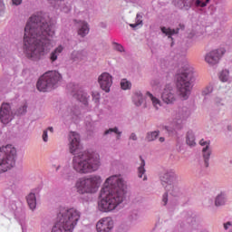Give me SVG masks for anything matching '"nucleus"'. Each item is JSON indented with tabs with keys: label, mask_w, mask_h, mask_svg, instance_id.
<instances>
[{
	"label": "nucleus",
	"mask_w": 232,
	"mask_h": 232,
	"mask_svg": "<svg viewBox=\"0 0 232 232\" xmlns=\"http://www.w3.org/2000/svg\"><path fill=\"white\" fill-rule=\"evenodd\" d=\"M112 44H113L114 50H117V52H124V47L121 44L117 43H113Z\"/></svg>",
	"instance_id": "nucleus-35"
},
{
	"label": "nucleus",
	"mask_w": 232,
	"mask_h": 232,
	"mask_svg": "<svg viewBox=\"0 0 232 232\" xmlns=\"http://www.w3.org/2000/svg\"><path fill=\"white\" fill-rule=\"evenodd\" d=\"M130 139L131 140H137V135L135 133H131L130 136Z\"/></svg>",
	"instance_id": "nucleus-44"
},
{
	"label": "nucleus",
	"mask_w": 232,
	"mask_h": 232,
	"mask_svg": "<svg viewBox=\"0 0 232 232\" xmlns=\"http://www.w3.org/2000/svg\"><path fill=\"white\" fill-rule=\"evenodd\" d=\"M160 180L166 191L169 193V195L177 197V194L179 193V188L175 187V182L177 180V175L175 174V172H165L163 175L160 176Z\"/></svg>",
	"instance_id": "nucleus-9"
},
{
	"label": "nucleus",
	"mask_w": 232,
	"mask_h": 232,
	"mask_svg": "<svg viewBox=\"0 0 232 232\" xmlns=\"http://www.w3.org/2000/svg\"><path fill=\"white\" fill-rule=\"evenodd\" d=\"M222 100L220 98H216L214 100V104L215 106H217V108H220V106H224V102H222Z\"/></svg>",
	"instance_id": "nucleus-36"
},
{
	"label": "nucleus",
	"mask_w": 232,
	"mask_h": 232,
	"mask_svg": "<svg viewBox=\"0 0 232 232\" xmlns=\"http://www.w3.org/2000/svg\"><path fill=\"white\" fill-rule=\"evenodd\" d=\"M13 119L12 107L8 103H3L0 108V121L2 124H9Z\"/></svg>",
	"instance_id": "nucleus-11"
},
{
	"label": "nucleus",
	"mask_w": 232,
	"mask_h": 232,
	"mask_svg": "<svg viewBox=\"0 0 232 232\" xmlns=\"http://www.w3.org/2000/svg\"><path fill=\"white\" fill-rule=\"evenodd\" d=\"M216 206H224L226 204V198H224V195H219L216 198Z\"/></svg>",
	"instance_id": "nucleus-31"
},
{
	"label": "nucleus",
	"mask_w": 232,
	"mask_h": 232,
	"mask_svg": "<svg viewBox=\"0 0 232 232\" xmlns=\"http://www.w3.org/2000/svg\"><path fill=\"white\" fill-rule=\"evenodd\" d=\"M195 73V69L186 64L181 70L180 72L177 75V90L178 95L182 101H188L189 95H191V81H193Z\"/></svg>",
	"instance_id": "nucleus-5"
},
{
	"label": "nucleus",
	"mask_w": 232,
	"mask_h": 232,
	"mask_svg": "<svg viewBox=\"0 0 232 232\" xmlns=\"http://www.w3.org/2000/svg\"><path fill=\"white\" fill-rule=\"evenodd\" d=\"M219 79L222 82H227L229 79V72L228 71H223L219 74Z\"/></svg>",
	"instance_id": "nucleus-27"
},
{
	"label": "nucleus",
	"mask_w": 232,
	"mask_h": 232,
	"mask_svg": "<svg viewBox=\"0 0 232 232\" xmlns=\"http://www.w3.org/2000/svg\"><path fill=\"white\" fill-rule=\"evenodd\" d=\"M109 133H116V135H118L117 139H121V135L122 132L119 131V129L115 127L105 130L104 135H109Z\"/></svg>",
	"instance_id": "nucleus-28"
},
{
	"label": "nucleus",
	"mask_w": 232,
	"mask_h": 232,
	"mask_svg": "<svg viewBox=\"0 0 232 232\" xmlns=\"http://www.w3.org/2000/svg\"><path fill=\"white\" fill-rule=\"evenodd\" d=\"M63 77L56 71H49L41 76L37 82L36 88L39 92H48L52 90Z\"/></svg>",
	"instance_id": "nucleus-8"
},
{
	"label": "nucleus",
	"mask_w": 232,
	"mask_h": 232,
	"mask_svg": "<svg viewBox=\"0 0 232 232\" xmlns=\"http://www.w3.org/2000/svg\"><path fill=\"white\" fill-rule=\"evenodd\" d=\"M165 139L163 137L160 138V142H164Z\"/></svg>",
	"instance_id": "nucleus-46"
},
{
	"label": "nucleus",
	"mask_w": 232,
	"mask_h": 232,
	"mask_svg": "<svg viewBox=\"0 0 232 232\" xmlns=\"http://www.w3.org/2000/svg\"><path fill=\"white\" fill-rule=\"evenodd\" d=\"M179 28H181V30H184V24H179Z\"/></svg>",
	"instance_id": "nucleus-47"
},
{
	"label": "nucleus",
	"mask_w": 232,
	"mask_h": 232,
	"mask_svg": "<svg viewBox=\"0 0 232 232\" xmlns=\"http://www.w3.org/2000/svg\"><path fill=\"white\" fill-rule=\"evenodd\" d=\"M64 50V47L63 45H59L56 47L51 53H50V61L51 63H55V61L58 59L59 55L63 53V51Z\"/></svg>",
	"instance_id": "nucleus-19"
},
{
	"label": "nucleus",
	"mask_w": 232,
	"mask_h": 232,
	"mask_svg": "<svg viewBox=\"0 0 232 232\" xmlns=\"http://www.w3.org/2000/svg\"><path fill=\"white\" fill-rule=\"evenodd\" d=\"M200 146H205V148L202 149L203 151V158L205 160V166L208 168L209 166V157H211V150H209V141H205L204 140H201L199 141Z\"/></svg>",
	"instance_id": "nucleus-17"
},
{
	"label": "nucleus",
	"mask_w": 232,
	"mask_h": 232,
	"mask_svg": "<svg viewBox=\"0 0 232 232\" xmlns=\"http://www.w3.org/2000/svg\"><path fill=\"white\" fill-rule=\"evenodd\" d=\"M193 1L195 0H173V3L177 8H180V10L185 8V10H188V8H191Z\"/></svg>",
	"instance_id": "nucleus-18"
},
{
	"label": "nucleus",
	"mask_w": 232,
	"mask_h": 232,
	"mask_svg": "<svg viewBox=\"0 0 232 232\" xmlns=\"http://www.w3.org/2000/svg\"><path fill=\"white\" fill-rule=\"evenodd\" d=\"M187 144L188 146H195V135L193 134V131H188L187 133Z\"/></svg>",
	"instance_id": "nucleus-26"
},
{
	"label": "nucleus",
	"mask_w": 232,
	"mask_h": 232,
	"mask_svg": "<svg viewBox=\"0 0 232 232\" xmlns=\"http://www.w3.org/2000/svg\"><path fill=\"white\" fill-rule=\"evenodd\" d=\"M98 82L103 92L110 93V88H111V84H113V78L110 73L102 72L98 78Z\"/></svg>",
	"instance_id": "nucleus-12"
},
{
	"label": "nucleus",
	"mask_w": 232,
	"mask_h": 232,
	"mask_svg": "<svg viewBox=\"0 0 232 232\" xmlns=\"http://www.w3.org/2000/svg\"><path fill=\"white\" fill-rule=\"evenodd\" d=\"M76 28L80 37H86L90 34V25L85 21H79Z\"/></svg>",
	"instance_id": "nucleus-16"
},
{
	"label": "nucleus",
	"mask_w": 232,
	"mask_h": 232,
	"mask_svg": "<svg viewBox=\"0 0 232 232\" xmlns=\"http://www.w3.org/2000/svg\"><path fill=\"white\" fill-rule=\"evenodd\" d=\"M157 137H159V131L155 130V131L148 133L146 140L149 142H151V140H155V139H157Z\"/></svg>",
	"instance_id": "nucleus-29"
},
{
	"label": "nucleus",
	"mask_w": 232,
	"mask_h": 232,
	"mask_svg": "<svg viewBox=\"0 0 232 232\" xmlns=\"http://www.w3.org/2000/svg\"><path fill=\"white\" fill-rule=\"evenodd\" d=\"M213 92V85L209 84L202 91V95H209Z\"/></svg>",
	"instance_id": "nucleus-32"
},
{
	"label": "nucleus",
	"mask_w": 232,
	"mask_h": 232,
	"mask_svg": "<svg viewBox=\"0 0 232 232\" xmlns=\"http://www.w3.org/2000/svg\"><path fill=\"white\" fill-rule=\"evenodd\" d=\"M211 0H206V2H202L200 0H196L195 5L196 6H200V8H204L208 5V3H209Z\"/></svg>",
	"instance_id": "nucleus-34"
},
{
	"label": "nucleus",
	"mask_w": 232,
	"mask_h": 232,
	"mask_svg": "<svg viewBox=\"0 0 232 232\" xmlns=\"http://www.w3.org/2000/svg\"><path fill=\"white\" fill-rule=\"evenodd\" d=\"M12 3L15 6H19V5H21V3H23V0H12Z\"/></svg>",
	"instance_id": "nucleus-41"
},
{
	"label": "nucleus",
	"mask_w": 232,
	"mask_h": 232,
	"mask_svg": "<svg viewBox=\"0 0 232 232\" xmlns=\"http://www.w3.org/2000/svg\"><path fill=\"white\" fill-rule=\"evenodd\" d=\"M48 130L51 131V133H53V127H49Z\"/></svg>",
	"instance_id": "nucleus-45"
},
{
	"label": "nucleus",
	"mask_w": 232,
	"mask_h": 232,
	"mask_svg": "<svg viewBox=\"0 0 232 232\" xmlns=\"http://www.w3.org/2000/svg\"><path fill=\"white\" fill-rule=\"evenodd\" d=\"M42 138L44 142H48V130H44Z\"/></svg>",
	"instance_id": "nucleus-38"
},
{
	"label": "nucleus",
	"mask_w": 232,
	"mask_h": 232,
	"mask_svg": "<svg viewBox=\"0 0 232 232\" xmlns=\"http://www.w3.org/2000/svg\"><path fill=\"white\" fill-rule=\"evenodd\" d=\"M121 90H130L131 88V82H130L126 79H123L121 82Z\"/></svg>",
	"instance_id": "nucleus-30"
},
{
	"label": "nucleus",
	"mask_w": 232,
	"mask_h": 232,
	"mask_svg": "<svg viewBox=\"0 0 232 232\" xmlns=\"http://www.w3.org/2000/svg\"><path fill=\"white\" fill-rule=\"evenodd\" d=\"M92 98L94 99L95 102H98L99 99H101V94H99V92H93Z\"/></svg>",
	"instance_id": "nucleus-39"
},
{
	"label": "nucleus",
	"mask_w": 232,
	"mask_h": 232,
	"mask_svg": "<svg viewBox=\"0 0 232 232\" xmlns=\"http://www.w3.org/2000/svg\"><path fill=\"white\" fill-rule=\"evenodd\" d=\"M162 202L164 203V206L168 204V193H165L162 198Z\"/></svg>",
	"instance_id": "nucleus-40"
},
{
	"label": "nucleus",
	"mask_w": 232,
	"mask_h": 232,
	"mask_svg": "<svg viewBox=\"0 0 232 232\" xmlns=\"http://www.w3.org/2000/svg\"><path fill=\"white\" fill-rule=\"evenodd\" d=\"M140 19H142V16H140V14H137V22L135 24H130V26L131 28H137L139 24H142V21Z\"/></svg>",
	"instance_id": "nucleus-33"
},
{
	"label": "nucleus",
	"mask_w": 232,
	"mask_h": 232,
	"mask_svg": "<svg viewBox=\"0 0 232 232\" xmlns=\"http://www.w3.org/2000/svg\"><path fill=\"white\" fill-rule=\"evenodd\" d=\"M113 229V219L111 218H103L96 224L97 232H111Z\"/></svg>",
	"instance_id": "nucleus-14"
},
{
	"label": "nucleus",
	"mask_w": 232,
	"mask_h": 232,
	"mask_svg": "<svg viewBox=\"0 0 232 232\" xmlns=\"http://www.w3.org/2000/svg\"><path fill=\"white\" fill-rule=\"evenodd\" d=\"M74 97L80 101V102H83V104L88 102V94L82 91L79 92L78 94H75Z\"/></svg>",
	"instance_id": "nucleus-25"
},
{
	"label": "nucleus",
	"mask_w": 232,
	"mask_h": 232,
	"mask_svg": "<svg viewBox=\"0 0 232 232\" xmlns=\"http://www.w3.org/2000/svg\"><path fill=\"white\" fill-rule=\"evenodd\" d=\"M224 53H226V49L224 48L212 50L205 55V62L209 66H215V64H218Z\"/></svg>",
	"instance_id": "nucleus-10"
},
{
	"label": "nucleus",
	"mask_w": 232,
	"mask_h": 232,
	"mask_svg": "<svg viewBox=\"0 0 232 232\" xmlns=\"http://www.w3.org/2000/svg\"><path fill=\"white\" fill-rule=\"evenodd\" d=\"M81 219V212L75 208H61L57 214V223L52 232H73Z\"/></svg>",
	"instance_id": "nucleus-4"
},
{
	"label": "nucleus",
	"mask_w": 232,
	"mask_h": 232,
	"mask_svg": "<svg viewBox=\"0 0 232 232\" xmlns=\"http://www.w3.org/2000/svg\"><path fill=\"white\" fill-rule=\"evenodd\" d=\"M161 101L165 102V104H173L175 101H177V97H175V91L173 90V86L168 84L165 86L161 92Z\"/></svg>",
	"instance_id": "nucleus-13"
},
{
	"label": "nucleus",
	"mask_w": 232,
	"mask_h": 232,
	"mask_svg": "<svg viewBox=\"0 0 232 232\" xmlns=\"http://www.w3.org/2000/svg\"><path fill=\"white\" fill-rule=\"evenodd\" d=\"M101 168V155L97 152L83 151L72 158V169L80 175L95 173Z\"/></svg>",
	"instance_id": "nucleus-3"
},
{
	"label": "nucleus",
	"mask_w": 232,
	"mask_h": 232,
	"mask_svg": "<svg viewBox=\"0 0 232 232\" xmlns=\"http://www.w3.org/2000/svg\"><path fill=\"white\" fill-rule=\"evenodd\" d=\"M26 200L30 209H35V208L37 207V199L35 198V194L31 192L27 196Z\"/></svg>",
	"instance_id": "nucleus-21"
},
{
	"label": "nucleus",
	"mask_w": 232,
	"mask_h": 232,
	"mask_svg": "<svg viewBox=\"0 0 232 232\" xmlns=\"http://www.w3.org/2000/svg\"><path fill=\"white\" fill-rule=\"evenodd\" d=\"M229 227H232L231 222H227L226 224H224V228L225 229H229Z\"/></svg>",
	"instance_id": "nucleus-42"
},
{
	"label": "nucleus",
	"mask_w": 232,
	"mask_h": 232,
	"mask_svg": "<svg viewBox=\"0 0 232 232\" xmlns=\"http://www.w3.org/2000/svg\"><path fill=\"white\" fill-rule=\"evenodd\" d=\"M51 5H57V3H61L63 0H48Z\"/></svg>",
	"instance_id": "nucleus-43"
},
{
	"label": "nucleus",
	"mask_w": 232,
	"mask_h": 232,
	"mask_svg": "<svg viewBox=\"0 0 232 232\" xmlns=\"http://www.w3.org/2000/svg\"><path fill=\"white\" fill-rule=\"evenodd\" d=\"M17 149L13 145H5L0 148V173H6L15 166Z\"/></svg>",
	"instance_id": "nucleus-7"
},
{
	"label": "nucleus",
	"mask_w": 232,
	"mask_h": 232,
	"mask_svg": "<svg viewBox=\"0 0 232 232\" xmlns=\"http://www.w3.org/2000/svg\"><path fill=\"white\" fill-rule=\"evenodd\" d=\"M180 29H171V28H167V27H161V32L162 34H165V35H168L169 38H171V35H175L176 34H179V31Z\"/></svg>",
	"instance_id": "nucleus-24"
},
{
	"label": "nucleus",
	"mask_w": 232,
	"mask_h": 232,
	"mask_svg": "<svg viewBox=\"0 0 232 232\" xmlns=\"http://www.w3.org/2000/svg\"><path fill=\"white\" fill-rule=\"evenodd\" d=\"M140 165L138 168V177L140 179H142L143 177V180H147L148 178H146V169H144V166H146V161L142 159V157H140Z\"/></svg>",
	"instance_id": "nucleus-20"
},
{
	"label": "nucleus",
	"mask_w": 232,
	"mask_h": 232,
	"mask_svg": "<svg viewBox=\"0 0 232 232\" xmlns=\"http://www.w3.org/2000/svg\"><path fill=\"white\" fill-rule=\"evenodd\" d=\"M148 97H150L151 102H152V106L156 109L159 110V108H160V106H162V102H160V100H159V98L153 96V94H151L150 92H147Z\"/></svg>",
	"instance_id": "nucleus-23"
},
{
	"label": "nucleus",
	"mask_w": 232,
	"mask_h": 232,
	"mask_svg": "<svg viewBox=\"0 0 232 232\" xmlns=\"http://www.w3.org/2000/svg\"><path fill=\"white\" fill-rule=\"evenodd\" d=\"M132 101L135 104V106H142V102H144V97L142 96V93L140 92H135Z\"/></svg>",
	"instance_id": "nucleus-22"
},
{
	"label": "nucleus",
	"mask_w": 232,
	"mask_h": 232,
	"mask_svg": "<svg viewBox=\"0 0 232 232\" xmlns=\"http://www.w3.org/2000/svg\"><path fill=\"white\" fill-rule=\"evenodd\" d=\"M55 35V30L52 23H48L41 15H33L29 18L24 35V46L25 55L32 61H39L46 55L53 45L50 37Z\"/></svg>",
	"instance_id": "nucleus-1"
},
{
	"label": "nucleus",
	"mask_w": 232,
	"mask_h": 232,
	"mask_svg": "<svg viewBox=\"0 0 232 232\" xmlns=\"http://www.w3.org/2000/svg\"><path fill=\"white\" fill-rule=\"evenodd\" d=\"M102 184V179L99 175H92L79 178L75 183V188L79 195H93L99 191Z\"/></svg>",
	"instance_id": "nucleus-6"
},
{
	"label": "nucleus",
	"mask_w": 232,
	"mask_h": 232,
	"mask_svg": "<svg viewBox=\"0 0 232 232\" xmlns=\"http://www.w3.org/2000/svg\"><path fill=\"white\" fill-rule=\"evenodd\" d=\"M124 180L119 175L109 177L101 190L98 209L102 213H110L117 209L124 200Z\"/></svg>",
	"instance_id": "nucleus-2"
},
{
	"label": "nucleus",
	"mask_w": 232,
	"mask_h": 232,
	"mask_svg": "<svg viewBox=\"0 0 232 232\" xmlns=\"http://www.w3.org/2000/svg\"><path fill=\"white\" fill-rule=\"evenodd\" d=\"M70 140V152L75 153L81 148V136L77 132H71Z\"/></svg>",
	"instance_id": "nucleus-15"
},
{
	"label": "nucleus",
	"mask_w": 232,
	"mask_h": 232,
	"mask_svg": "<svg viewBox=\"0 0 232 232\" xmlns=\"http://www.w3.org/2000/svg\"><path fill=\"white\" fill-rule=\"evenodd\" d=\"M27 106L24 105L18 110V115H23V113H26Z\"/></svg>",
	"instance_id": "nucleus-37"
}]
</instances>
